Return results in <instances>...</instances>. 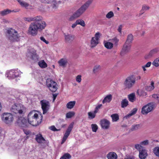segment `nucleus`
I'll use <instances>...</instances> for the list:
<instances>
[{
    "label": "nucleus",
    "mask_w": 159,
    "mask_h": 159,
    "mask_svg": "<svg viewBox=\"0 0 159 159\" xmlns=\"http://www.w3.org/2000/svg\"><path fill=\"white\" fill-rule=\"evenodd\" d=\"M24 20L28 22L34 21L30 24L28 31L31 35L35 36L37 34L38 31L44 29L46 26L45 22L42 20V17L40 16L34 17H25Z\"/></svg>",
    "instance_id": "nucleus-1"
},
{
    "label": "nucleus",
    "mask_w": 159,
    "mask_h": 159,
    "mask_svg": "<svg viewBox=\"0 0 159 159\" xmlns=\"http://www.w3.org/2000/svg\"><path fill=\"white\" fill-rule=\"evenodd\" d=\"M93 0H88L84 5L79 8L70 18V20L79 17L88 8L89 5L92 3Z\"/></svg>",
    "instance_id": "nucleus-2"
},
{
    "label": "nucleus",
    "mask_w": 159,
    "mask_h": 159,
    "mask_svg": "<svg viewBox=\"0 0 159 159\" xmlns=\"http://www.w3.org/2000/svg\"><path fill=\"white\" fill-rule=\"evenodd\" d=\"M6 35L8 39L11 42H17L19 40L20 36L17 31L10 28L7 32Z\"/></svg>",
    "instance_id": "nucleus-3"
},
{
    "label": "nucleus",
    "mask_w": 159,
    "mask_h": 159,
    "mask_svg": "<svg viewBox=\"0 0 159 159\" xmlns=\"http://www.w3.org/2000/svg\"><path fill=\"white\" fill-rule=\"evenodd\" d=\"M11 111L16 114H22L25 110L24 107L21 104H15L13 105L11 109Z\"/></svg>",
    "instance_id": "nucleus-4"
},
{
    "label": "nucleus",
    "mask_w": 159,
    "mask_h": 159,
    "mask_svg": "<svg viewBox=\"0 0 159 159\" xmlns=\"http://www.w3.org/2000/svg\"><path fill=\"white\" fill-rule=\"evenodd\" d=\"M136 78L133 75L128 77L125 80L124 84L126 88L129 89L134 85L135 83Z\"/></svg>",
    "instance_id": "nucleus-5"
},
{
    "label": "nucleus",
    "mask_w": 159,
    "mask_h": 159,
    "mask_svg": "<svg viewBox=\"0 0 159 159\" xmlns=\"http://www.w3.org/2000/svg\"><path fill=\"white\" fill-rule=\"evenodd\" d=\"M46 84L49 89L52 92H55L57 89V84L50 79H47Z\"/></svg>",
    "instance_id": "nucleus-6"
},
{
    "label": "nucleus",
    "mask_w": 159,
    "mask_h": 159,
    "mask_svg": "<svg viewBox=\"0 0 159 159\" xmlns=\"http://www.w3.org/2000/svg\"><path fill=\"white\" fill-rule=\"evenodd\" d=\"M2 121L6 124L11 123L13 120L12 115L10 113H4L1 115Z\"/></svg>",
    "instance_id": "nucleus-7"
},
{
    "label": "nucleus",
    "mask_w": 159,
    "mask_h": 159,
    "mask_svg": "<svg viewBox=\"0 0 159 159\" xmlns=\"http://www.w3.org/2000/svg\"><path fill=\"white\" fill-rule=\"evenodd\" d=\"M154 107V103L153 102L149 103L142 108L141 113L143 115H146L153 110Z\"/></svg>",
    "instance_id": "nucleus-8"
},
{
    "label": "nucleus",
    "mask_w": 159,
    "mask_h": 159,
    "mask_svg": "<svg viewBox=\"0 0 159 159\" xmlns=\"http://www.w3.org/2000/svg\"><path fill=\"white\" fill-rule=\"evenodd\" d=\"M43 114H46L49 109L50 107L49 102L46 100H42L40 102Z\"/></svg>",
    "instance_id": "nucleus-9"
},
{
    "label": "nucleus",
    "mask_w": 159,
    "mask_h": 159,
    "mask_svg": "<svg viewBox=\"0 0 159 159\" xmlns=\"http://www.w3.org/2000/svg\"><path fill=\"white\" fill-rule=\"evenodd\" d=\"M19 74V72L17 70H12L7 72L6 75L9 79H11L18 76Z\"/></svg>",
    "instance_id": "nucleus-10"
},
{
    "label": "nucleus",
    "mask_w": 159,
    "mask_h": 159,
    "mask_svg": "<svg viewBox=\"0 0 159 159\" xmlns=\"http://www.w3.org/2000/svg\"><path fill=\"white\" fill-rule=\"evenodd\" d=\"M17 123L19 126L22 127H27L29 124L28 121L22 117L18 118L17 120Z\"/></svg>",
    "instance_id": "nucleus-11"
},
{
    "label": "nucleus",
    "mask_w": 159,
    "mask_h": 159,
    "mask_svg": "<svg viewBox=\"0 0 159 159\" xmlns=\"http://www.w3.org/2000/svg\"><path fill=\"white\" fill-rule=\"evenodd\" d=\"M42 116H41V118H39L38 116H36V118H32L30 117V120H28L29 124L33 126H35L38 125L41 122Z\"/></svg>",
    "instance_id": "nucleus-12"
},
{
    "label": "nucleus",
    "mask_w": 159,
    "mask_h": 159,
    "mask_svg": "<svg viewBox=\"0 0 159 159\" xmlns=\"http://www.w3.org/2000/svg\"><path fill=\"white\" fill-rule=\"evenodd\" d=\"M27 56L28 57L35 61H37L38 59V56L37 54L36 51L34 49L28 52Z\"/></svg>",
    "instance_id": "nucleus-13"
},
{
    "label": "nucleus",
    "mask_w": 159,
    "mask_h": 159,
    "mask_svg": "<svg viewBox=\"0 0 159 159\" xmlns=\"http://www.w3.org/2000/svg\"><path fill=\"white\" fill-rule=\"evenodd\" d=\"M74 124V123L73 122H72L71 123L69 126L67 130H66L64 134L62 140L61 141V144L64 143V142L66 141L67 137L69 135L70 132L71 131L73 127Z\"/></svg>",
    "instance_id": "nucleus-14"
},
{
    "label": "nucleus",
    "mask_w": 159,
    "mask_h": 159,
    "mask_svg": "<svg viewBox=\"0 0 159 159\" xmlns=\"http://www.w3.org/2000/svg\"><path fill=\"white\" fill-rule=\"evenodd\" d=\"M131 45L125 43L123 45L122 48L120 52V55L123 56L129 53L131 49Z\"/></svg>",
    "instance_id": "nucleus-15"
},
{
    "label": "nucleus",
    "mask_w": 159,
    "mask_h": 159,
    "mask_svg": "<svg viewBox=\"0 0 159 159\" xmlns=\"http://www.w3.org/2000/svg\"><path fill=\"white\" fill-rule=\"evenodd\" d=\"M65 41L66 43H72L75 39L74 35L66 33H64Z\"/></svg>",
    "instance_id": "nucleus-16"
},
{
    "label": "nucleus",
    "mask_w": 159,
    "mask_h": 159,
    "mask_svg": "<svg viewBox=\"0 0 159 159\" xmlns=\"http://www.w3.org/2000/svg\"><path fill=\"white\" fill-rule=\"evenodd\" d=\"M100 124L102 129H107L109 127L110 123L107 119H103L100 120Z\"/></svg>",
    "instance_id": "nucleus-17"
},
{
    "label": "nucleus",
    "mask_w": 159,
    "mask_h": 159,
    "mask_svg": "<svg viewBox=\"0 0 159 159\" xmlns=\"http://www.w3.org/2000/svg\"><path fill=\"white\" fill-rule=\"evenodd\" d=\"M35 140L37 142L39 143H43V141H45V139L41 134H39L36 135Z\"/></svg>",
    "instance_id": "nucleus-18"
},
{
    "label": "nucleus",
    "mask_w": 159,
    "mask_h": 159,
    "mask_svg": "<svg viewBox=\"0 0 159 159\" xmlns=\"http://www.w3.org/2000/svg\"><path fill=\"white\" fill-rule=\"evenodd\" d=\"M158 51V48H155L152 50L145 57L146 59L150 58L156 54Z\"/></svg>",
    "instance_id": "nucleus-19"
},
{
    "label": "nucleus",
    "mask_w": 159,
    "mask_h": 159,
    "mask_svg": "<svg viewBox=\"0 0 159 159\" xmlns=\"http://www.w3.org/2000/svg\"><path fill=\"white\" fill-rule=\"evenodd\" d=\"M147 155V151L145 149H142L141 151H140L139 157L140 159H145Z\"/></svg>",
    "instance_id": "nucleus-20"
},
{
    "label": "nucleus",
    "mask_w": 159,
    "mask_h": 159,
    "mask_svg": "<svg viewBox=\"0 0 159 159\" xmlns=\"http://www.w3.org/2000/svg\"><path fill=\"white\" fill-rule=\"evenodd\" d=\"M107 157L108 159H116L117 156L114 152H110L107 154Z\"/></svg>",
    "instance_id": "nucleus-21"
},
{
    "label": "nucleus",
    "mask_w": 159,
    "mask_h": 159,
    "mask_svg": "<svg viewBox=\"0 0 159 159\" xmlns=\"http://www.w3.org/2000/svg\"><path fill=\"white\" fill-rule=\"evenodd\" d=\"M38 116V115L37 113H35V111H31L28 114V120H30V117L32 118H34V117H36V116Z\"/></svg>",
    "instance_id": "nucleus-22"
},
{
    "label": "nucleus",
    "mask_w": 159,
    "mask_h": 159,
    "mask_svg": "<svg viewBox=\"0 0 159 159\" xmlns=\"http://www.w3.org/2000/svg\"><path fill=\"white\" fill-rule=\"evenodd\" d=\"M133 39V35L131 34H129L128 35L126 41L125 43L131 45V43H132Z\"/></svg>",
    "instance_id": "nucleus-23"
},
{
    "label": "nucleus",
    "mask_w": 159,
    "mask_h": 159,
    "mask_svg": "<svg viewBox=\"0 0 159 159\" xmlns=\"http://www.w3.org/2000/svg\"><path fill=\"white\" fill-rule=\"evenodd\" d=\"M67 62V60L64 58L61 59L58 61L59 65L63 67L66 66Z\"/></svg>",
    "instance_id": "nucleus-24"
},
{
    "label": "nucleus",
    "mask_w": 159,
    "mask_h": 159,
    "mask_svg": "<svg viewBox=\"0 0 159 159\" xmlns=\"http://www.w3.org/2000/svg\"><path fill=\"white\" fill-rule=\"evenodd\" d=\"M112 95L111 94H109L104 98L102 101V102L103 104L106 102H109L112 100Z\"/></svg>",
    "instance_id": "nucleus-25"
},
{
    "label": "nucleus",
    "mask_w": 159,
    "mask_h": 159,
    "mask_svg": "<svg viewBox=\"0 0 159 159\" xmlns=\"http://www.w3.org/2000/svg\"><path fill=\"white\" fill-rule=\"evenodd\" d=\"M14 10L12 11L11 10L7 9L1 11H0V14L2 16H4L10 13L11 12H14Z\"/></svg>",
    "instance_id": "nucleus-26"
},
{
    "label": "nucleus",
    "mask_w": 159,
    "mask_h": 159,
    "mask_svg": "<svg viewBox=\"0 0 159 159\" xmlns=\"http://www.w3.org/2000/svg\"><path fill=\"white\" fill-rule=\"evenodd\" d=\"M75 101H70L68 102L66 104V107L68 109H72L73 108L75 104Z\"/></svg>",
    "instance_id": "nucleus-27"
},
{
    "label": "nucleus",
    "mask_w": 159,
    "mask_h": 159,
    "mask_svg": "<svg viewBox=\"0 0 159 159\" xmlns=\"http://www.w3.org/2000/svg\"><path fill=\"white\" fill-rule=\"evenodd\" d=\"M128 98L130 102H133L136 99L135 93H133L129 95Z\"/></svg>",
    "instance_id": "nucleus-28"
},
{
    "label": "nucleus",
    "mask_w": 159,
    "mask_h": 159,
    "mask_svg": "<svg viewBox=\"0 0 159 159\" xmlns=\"http://www.w3.org/2000/svg\"><path fill=\"white\" fill-rule=\"evenodd\" d=\"M98 41L97 40L95 39L94 37H93L92 39L91 44L92 47H94L97 45L98 43Z\"/></svg>",
    "instance_id": "nucleus-29"
},
{
    "label": "nucleus",
    "mask_w": 159,
    "mask_h": 159,
    "mask_svg": "<svg viewBox=\"0 0 159 159\" xmlns=\"http://www.w3.org/2000/svg\"><path fill=\"white\" fill-rule=\"evenodd\" d=\"M154 83L153 81H152L150 85L148 86H146V90L148 91H150L153 90L154 88Z\"/></svg>",
    "instance_id": "nucleus-30"
},
{
    "label": "nucleus",
    "mask_w": 159,
    "mask_h": 159,
    "mask_svg": "<svg viewBox=\"0 0 159 159\" xmlns=\"http://www.w3.org/2000/svg\"><path fill=\"white\" fill-rule=\"evenodd\" d=\"M141 127V125L140 124H136L133 125L132 126L131 128V130L132 131H136L138 129Z\"/></svg>",
    "instance_id": "nucleus-31"
},
{
    "label": "nucleus",
    "mask_w": 159,
    "mask_h": 159,
    "mask_svg": "<svg viewBox=\"0 0 159 159\" xmlns=\"http://www.w3.org/2000/svg\"><path fill=\"white\" fill-rule=\"evenodd\" d=\"M39 66L42 68H45L47 66V65L44 60H41L38 63Z\"/></svg>",
    "instance_id": "nucleus-32"
},
{
    "label": "nucleus",
    "mask_w": 159,
    "mask_h": 159,
    "mask_svg": "<svg viewBox=\"0 0 159 159\" xmlns=\"http://www.w3.org/2000/svg\"><path fill=\"white\" fill-rule=\"evenodd\" d=\"M128 101L126 99L122 100L121 102V107L122 108L126 107L128 105Z\"/></svg>",
    "instance_id": "nucleus-33"
},
{
    "label": "nucleus",
    "mask_w": 159,
    "mask_h": 159,
    "mask_svg": "<svg viewBox=\"0 0 159 159\" xmlns=\"http://www.w3.org/2000/svg\"><path fill=\"white\" fill-rule=\"evenodd\" d=\"M150 8V7L146 5H143L142 7V8L141 11H140V15H141L143 14L144 12L147 11Z\"/></svg>",
    "instance_id": "nucleus-34"
},
{
    "label": "nucleus",
    "mask_w": 159,
    "mask_h": 159,
    "mask_svg": "<svg viewBox=\"0 0 159 159\" xmlns=\"http://www.w3.org/2000/svg\"><path fill=\"white\" fill-rule=\"evenodd\" d=\"M137 109L136 108H134L132 110L130 113H129L126 116V118H127L128 117H129L131 116L132 115H134L136 113L137 111Z\"/></svg>",
    "instance_id": "nucleus-35"
},
{
    "label": "nucleus",
    "mask_w": 159,
    "mask_h": 159,
    "mask_svg": "<svg viewBox=\"0 0 159 159\" xmlns=\"http://www.w3.org/2000/svg\"><path fill=\"white\" fill-rule=\"evenodd\" d=\"M105 47L108 49H111L113 47V44L111 42H107L104 44Z\"/></svg>",
    "instance_id": "nucleus-36"
},
{
    "label": "nucleus",
    "mask_w": 159,
    "mask_h": 159,
    "mask_svg": "<svg viewBox=\"0 0 159 159\" xmlns=\"http://www.w3.org/2000/svg\"><path fill=\"white\" fill-rule=\"evenodd\" d=\"M113 121H116L119 119L118 115L117 114H115L111 115Z\"/></svg>",
    "instance_id": "nucleus-37"
},
{
    "label": "nucleus",
    "mask_w": 159,
    "mask_h": 159,
    "mask_svg": "<svg viewBox=\"0 0 159 159\" xmlns=\"http://www.w3.org/2000/svg\"><path fill=\"white\" fill-rule=\"evenodd\" d=\"M153 152L156 156L159 157V147H155L153 149Z\"/></svg>",
    "instance_id": "nucleus-38"
},
{
    "label": "nucleus",
    "mask_w": 159,
    "mask_h": 159,
    "mask_svg": "<svg viewBox=\"0 0 159 159\" xmlns=\"http://www.w3.org/2000/svg\"><path fill=\"white\" fill-rule=\"evenodd\" d=\"M75 113L73 111H70L67 113L66 115V117L67 118H71L74 116Z\"/></svg>",
    "instance_id": "nucleus-39"
},
{
    "label": "nucleus",
    "mask_w": 159,
    "mask_h": 159,
    "mask_svg": "<svg viewBox=\"0 0 159 159\" xmlns=\"http://www.w3.org/2000/svg\"><path fill=\"white\" fill-rule=\"evenodd\" d=\"M110 41L114 43V44L117 45L118 44V43L119 41V40L116 37H115L112 39H110Z\"/></svg>",
    "instance_id": "nucleus-40"
},
{
    "label": "nucleus",
    "mask_w": 159,
    "mask_h": 159,
    "mask_svg": "<svg viewBox=\"0 0 159 159\" xmlns=\"http://www.w3.org/2000/svg\"><path fill=\"white\" fill-rule=\"evenodd\" d=\"M71 157V155L68 153L64 154L60 159H70Z\"/></svg>",
    "instance_id": "nucleus-41"
},
{
    "label": "nucleus",
    "mask_w": 159,
    "mask_h": 159,
    "mask_svg": "<svg viewBox=\"0 0 159 159\" xmlns=\"http://www.w3.org/2000/svg\"><path fill=\"white\" fill-rule=\"evenodd\" d=\"M152 64L156 67H157L159 66V57L156 58L152 62Z\"/></svg>",
    "instance_id": "nucleus-42"
},
{
    "label": "nucleus",
    "mask_w": 159,
    "mask_h": 159,
    "mask_svg": "<svg viewBox=\"0 0 159 159\" xmlns=\"http://www.w3.org/2000/svg\"><path fill=\"white\" fill-rule=\"evenodd\" d=\"M114 16V14L113 11H109L106 15V17L108 19H110Z\"/></svg>",
    "instance_id": "nucleus-43"
},
{
    "label": "nucleus",
    "mask_w": 159,
    "mask_h": 159,
    "mask_svg": "<svg viewBox=\"0 0 159 159\" xmlns=\"http://www.w3.org/2000/svg\"><path fill=\"white\" fill-rule=\"evenodd\" d=\"M100 66L99 65L95 66L93 68V72L94 73L97 72L99 70Z\"/></svg>",
    "instance_id": "nucleus-44"
},
{
    "label": "nucleus",
    "mask_w": 159,
    "mask_h": 159,
    "mask_svg": "<svg viewBox=\"0 0 159 159\" xmlns=\"http://www.w3.org/2000/svg\"><path fill=\"white\" fill-rule=\"evenodd\" d=\"M77 23V25H80L83 26H85V24L84 21L82 20L79 19L77 20L76 21Z\"/></svg>",
    "instance_id": "nucleus-45"
},
{
    "label": "nucleus",
    "mask_w": 159,
    "mask_h": 159,
    "mask_svg": "<svg viewBox=\"0 0 159 159\" xmlns=\"http://www.w3.org/2000/svg\"><path fill=\"white\" fill-rule=\"evenodd\" d=\"M94 112H89L88 113L89 116V118L90 119H92L94 118L95 116V114Z\"/></svg>",
    "instance_id": "nucleus-46"
},
{
    "label": "nucleus",
    "mask_w": 159,
    "mask_h": 159,
    "mask_svg": "<svg viewBox=\"0 0 159 159\" xmlns=\"http://www.w3.org/2000/svg\"><path fill=\"white\" fill-rule=\"evenodd\" d=\"M20 5L23 7H26L29 6V4L26 2L23 1H21V0L18 2Z\"/></svg>",
    "instance_id": "nucleus-47"
},
{
    "label": "nucleus",
    "mask_w": 159,
    "mask_h": 159,
    "mask_svg": "<svg viewBox=\"0 0 159 159\" xmlns=\"http://www.w3.org/2000/svg\"><path fill=\"white\" fill-rule=\"evenodd\" d=\"M92 130L93 132H96L98 129V126L96 124H92L91 125Z\"/></svg>",
    "instance_id": "nucleus-48"
},
{
    "label": "nucleus",
    "mask_w": 159,
    "mask_h": 159,
    "mask_svg": "<svg viewBox=\"0 0 159 159\" xmlns=\"http://www.w3.org/2000/svg\"><path fill=\"white\" fill-rule=\"evenodd\" d=\"M40 1L43 3H51L55 1V0H40Z\"/></svg>",
    "instance_id": "nucleus-49"
},
{
    "label": "nucleus",
    "mask_w": 159,
    "mask_h": 159,
    "mask_svg": "<svg viewBox=\"0 0 159 159\" xmlns=\"http://www.w3.org/2000/svg\"><path fill=\"white\" fill-rule=\"evenodd\" d=\"M135 148L139 150V152L140 151H141L142 149H143V147L141 145L138 144L135 145Z\"/></svg>",
    "instance_id": "nucleus-50"
},
{
    "label": "nucleus",
    "mask_w": 159,
    "mask_h": 159,
    "mask_svg": "<svg viewBox=\"0 0 159 159\" xmlns=\"http://www.w3.org/2000/svg\"><path fill=\"white\" fill-rule=\"evenodd\" d=\"M102 106V104H100L98 105V106H97L95 107V110L94 111V112L95 113H96L98 112V110L101 108V107Z\"/></svg>",
    "instance_id": "nucleus-51"
},
{
    "label": "nucleus",
    "mask_w": 159,
    "mask_h": 159,
    "mask_svg": "<svg viewBox=\"0 0 159 159\" xmlns=\"http://www.w3.org/2000/svg\"><path fill=\"white\" fill-rule=\"evenodd\" d=\"M100 34L99 32L96 33L95 34V37H94L95 39H96L97 40H98L100 37Z\"/></svg>",
    "instance_id": "nucleus-52"
},
{
    "label": "nucleus",
    "mask_w": 159,
    "mask_h": 159,
    "mask_svg": "<svg viewBox=\"0 0 159 159\" xmlns=\"http://www.w3.org/2000/svg\"><path fill=\"white\" fill-rule=\"evenodd\" d=\"M81 75H78L76 77V81L79 83L81 81Z\"/></svg>",
    "instance_id": "nucleus-53"
},
{
    "label": "nucleus",
    "mask_w": 159,
    "mask_h": 159,
    "mask_svg": "<svg viewBox=\"0 0 159 159\" xmlns=\"http://www.w3.org/2000/svg\"><path fill=\"white\" fill-rule=\"evenodd\" d=\"M148 140H146L141 142L140 144L142 145H148Z\"/></svg>",
    "instance_id": "nucleus-54"
},
{
    "label": "nucleus",
    "mask_w": 159,
    "mask_h": 159,
    "mask_svg": "<svg viewBox=\"0 0 159 159\" xmlns=\"http://www.w3.org/2000/svg\"><path fill=\"white\" fill-rule=\"evenodd\" d=\"M49 129L52 130H53L54 131H59V130H60V129H57L54 126H50L49 128Z\"/></svg>",
    "instance_id": "nucleus-55"
},
{
    "label": "nucleus",
    "mask_w": 159,
    "mask_h": 159,
    "mask_svg": "<svg viewBox=\"0 0 159 159\" xmlns=\"http://www.w3.org/2000/svg\"><path fill=\"white\" fill-rule=\"evenodd\" d=\"M152 97L156 99L159 102V94H154L152 95Z\"/></svg>",
    "instance_id": "nucleus-56"
},
{
    "label": "nucleus",
    "mask_w": 159,
    "mask_h": 159,
    "mask_svg": "<svg viewBox=\"0 0 159 159\" xmlns=\"http://www.w3.org/2000/svg\"><path fill=\"white\" fill-rule=\"evenodd\" d=\"M40 39L43 41V42L45 43L46 44H48V43L49 42L48 41L46 40L45 38L43 37H41L40 38Z\"/></svg>",
    "instance_id": "nucleus-57"
},
{
    "label": "nucleus",
    "mask_w": 159,
    "mask_h": 159,
    "mask_svg": "<svg viewBox=\"0 0 159 159\" xmlns=\"http://www.w3.org/2000/svg\"><path fill=\"white\" fill-rule=\"evenodd\" d=\"M151 63V62H148L144 66L146 67H149L150 66Z\"/></svg>",
    "instance_id": "nucleus-58"
},
{
    "label": "nucleus",
    "mask_w": 159,
    "mask_h": 159,
    "mask_svg": "<svg viewBox=\"0 0 159 159\" xmlns=\"http://www.w3.org/2000/svg\"><path fill=\"white\" fill-rule=\"evenodd\" d=\"M122 25H120L119 26L118 28V31L120 33L121 32V30L122 28Z\"/></svg>",
    "instance_id": "nucleus-59"
},
{
    "label": "nucleus",
    "mask_w": 159,
    "mask_h": 159,
    "mask_svg": "<svg viewBox=\"0 0 159 159\" xmlns=\"http://www.w3.org/2000/svg\"><path fill=\"white\" fill-rule=\"evenodd\" d=\"M52 95H53V101L54 102L55 101V99L57 95V94H56V93L53 94Z\"/></svg>",
    "instance_id": "nucleus-60"
},
{
    "label": "nucleus",
    "mask_w": 159,
    "mask_h": 159,
    "mask_svg": "<svg viewBox=\"0 0 159 159\" xmlns=\"http://www.w3.org/2000/svg\"><path fill=\"white\" fill-rule=\"evenodd\" d=\"M77 25V23L76 21L75 22V23L74 24H73L72 25V28H75Z\"/></svg>",
    "instance_id": "nucleus-61"
},
{
    "label": "nucleus",
    "mask_w": 159,
    "mask_h": 159,
    "mask_svg": "<svg viewBox=\"0 0 159 159\" xmlns=\"http://www.w3.org/2000/svg\"><path fill=\"white\" fill-rule=\"evenodd\" d=\"M125 159H132V158L129 156H126Z\"/></svg>",
    "instance_id": "nucleus-62"
},
{
    "label": "nucleus",
    "mask_w": 159,
    "mask_h": 159,
    "mask_svg": "<svg viewBox=\"0 0 159 159\" xmlns=\"http://www.w3.org/2000/svg\"><path fill=\"white\" fill-rule=\"evenodd\" d=\"M136 78L137 80H140L141 79V77L139 76H137Z\"/></svg>",
    "instance_id": "nucleus-63"
},
{
    "label": "nucleus",
    "mask_w": 159,
    "mask_h": 159,
    "mask_svg": "<svg viewBox=\"0 0 159 159\" xmlns=\"http://www.w3.org/2000/svg\"><path fill=\"white\" fill-rule=\"evenodd\" d=\"M25 133L27 135L29 134L30 132L29 131H24Z\"/></svg>",
    "instance_id": "nucleus-64"
}]
</instances>
